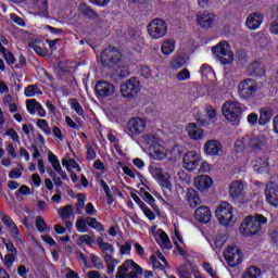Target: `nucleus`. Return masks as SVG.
Segmentation results:
<instances>
[{
    "label": "nucleus",
    "instance_id": "obj_48",
    "mask_svg": "<svg viewBox=\"0 0 278 278\" xmlns=\"http://www.w3.org/2000/svg\"><path fill=\"white\" fill-rule=\"evenodd\" d=\"M78 244H94V240H92V237H90L89 235H83L79 238Z\"/></svg>",
    "mask_w": 278,
    "mask_h": 278
},
{
    "label": "nucleus",
    "instance_id": "obj_8",
    "mask_svg": "<svg viewBox=\"0 0 278 278\" xmlns=\"http://www.w3.org/2000/svg\"><path fill=\"white\" fill-rule=\"evenodd\" d=\"M121 52L114 48H106L100 56V62L104 68H112L114 64H118Z\"/></svg>",
    "mask_w": 278,
    "mask_h": 278
},
{
    "label": "nucleus",
    "instance_id": "obj_27",
    "mask_svg": "<svg viewBox=\"0 0 278 278\" xmlns=\"http://www.w3.org/2000/svg\"><path fill=\"white\" fill-rule=\"evenodd\" d=\"M244 149H249V135L243 136L235 142V151L237 153H242Z\"/></svg>",
    "mask_w": 278,
    "mask_h": 278
},
{
    "label": "nucleus",
    "instance_id": "obj_34",
    "mask_svg": "<svg viewBox=\"0 0 278 278\" xmlns=\"http://www.w3.org/2000/svg\"><path fill=\"white\" fill-rule=\"evenodd\" d=\"M104 262L108 265L109 275L114 274V266L118 264V261L114 258L112 255H104Z\"/></svg>",
    "mask_w": 278,
    "mask_h": 278
},
{
    "label": "nucleus",
    "instance_id": "obj_63",
    "mask_svg": "<svg viewBox=\"0 0 278 278\" xmlns=\"http://www.w3.org/2000/svg\"><path fill=\"white\" fill-rule=\"evenodd\" d=\"M22 175H23V173H21V169H18V168H14V169H12V170L9 173V177H10L11 179L18 178V177H21Z\"/></svg>",
    "mask_w": 278,
    "mask_h": 278
},
{
    "label": "nucleus",
    "instance_id": "obj_20",
    "mask_svg": "<svg viewBox=\"0 0 278 278\" xmlns=\"http://www.w3.org/2000/svg\"><path fill=\"white\" fill-rule=\"evenodd\" d=\"M194 217L199 223L207 225L212 220V211L207 206H200L195 210Z\"/></svg>",
    "mask_w": 278,
    "mask_h": 278
},
{
    "label": "nucleus",
    "instance_id": "obj_50",
    "mask_svg": "<svg viewBox=\"0 0 278 278\" xmlns=\"http://www.w3.org/2000/svg\"><path fill=\"white\" fill-rule=\"evenodd\" d=\"M7 136H9L13 142H21L20 137H18V132H16V130H14V128H10L7 132Z\"/></svg>",
    "mask_w": 278,
    "mask_h": 278
},
{
    "label": "nucleus",
    "instance_id": "obj_62",
    "mask_svg": "<svg viewBox=\"0 0 278 278\" xmlns=\"http://www.w3.org/2000/svg\"><path fill=\"white\" fill-rule=\"evenodd\" d=\"M86 214L89 216H94L97 214V210H94V205H92V203H88L86 205Z\"/></svg>",
    "mask_w": 278,
    "mask_h": 278
},
{
    "label": "nucleus",
    "instance_id": "obj_58",
    "mask_svg": "<svg viewBox=\"0 0 278 278\" xmlns=\"http://www.w3.org/2000/svg\"><path fill=\"white\" fill-rule=\"evenodd\" d=\"M269 31L270 34H275L278 36V20H274L269 25Z\"/></svg>",
    "mask_w": 278,
    "mask_h": 278
},
{
    "label": "nucleus",
    "instance_id": "obj_57",
    "mask_svg": "<svg viewBox=\"0 0 278 278\" xmlns=\"http://www.w3.org/2000/svg\"><path fill=\"white\" fill-rule=\"evenodd\" d=\"M39 10L42 14H47V12H49V0H41Z\"/></svg>",
    "mask_w": 278,
    "mask_h": 278
},
{
    "label": "nucleus",
    "instance_id": "obj_55",
    "mask_svg": "<svg viewBox=\"0 0 278 278\" xmlns=\"http://www.w3.org/2000/svg\"><path fill=\"white\" fill-rule=\"evenodd\" d=\"M9 41L5 39V36L1 35L0 36V52L5 53ZM4 46V47H3Z\"/></svg>",
    "mask_w": 278,
    "mask_h": 278
},
{
    "label": "nucleus",
    "instance_id": "obj_43",
    "mask_svg": "<svg viewBox=\"0 0 278 278\" xmlns=\"http://www.w3.org/2000/svg\"><path fill=\"white\" fill-rule=\"evenodd\" d=\"M162 244L166 248V249H173V243H170V239H168V235H166L164 231L161 232L160 235Z\"/></svg>",
    "mask_w": 278,
    "mask_h": 278
},
{
    "label": "nucleus",
    "instance_id": "obj_17",
    "mask_svg": "<svg viewBox=\"0 0 278 278\" xmlns=\"http://www.w3.org/2000/svg\"><path fill=\"white\" fill-rule=\"evenodd\" d=\"M229 194L233 201H239L240 197H244V182L235 180L230 184Z\"/></svg>",
    "mask_w": 278,
    "mask_h": 278
},
{
    "label": "nucleus",
    "instance_id": "obj_3",
    "mask_svg": "<svg viewBox=\"0 0 278 278\" xmlns=\"http://www.w3.org/2000/svg\"><path fill=\"white\" fill-rule=\"evenodd\" d=\"M138 275H142V267L132 260H127L117 268L115 278H138Z\"/></svg>",
    "mask_w": 278,
    "mask_h": 278
},
{
    "label": "nucleus",
    "instance_id": "obj_47",
    "mask_svg": "<svg viewBox=\"0 0 278 278\" xmlns=\"http://www.w3.org/2000/svg\"><path fill=\"white\" fill-rule=\"evenodd\" d=\"M14 260H16V254H7L4 256V265L7 268H12V264H14Z\"/></svg>",
    "mask_w": 278,
    "mask_h": 278
},
{
    "label": "nucleus",
    "instance_id": "obj_40",
    "mask_svg": "<svg viewBox=\"0 0 278 278\" xmlns=\"http://www.w3.org/2000/svg\"><path fill=\"white\" fill-rule=\"evenodd\" d=\"M88 222L84 217H79L76 222V229L78 231H87L88 230Z\"/></svg>",
    "mask_w": 278,
    "mask_h": 278
},
{
    "label": "nucleus",
    "instance_id": "obj_36",
    "mask_svg": "<svg viewBox=\"0 0 278 278\" xmlns=\"http://www.w3.org/2000/svg\"><path fill=\"white\" fill-rule=\"evenodd\" d=\"M87 225L91 227L92 229H99V231H103V225L97 220V218L93 217H87Z\"/></svg>",
    "mask_w": 278,
    "mask_h": 278
},
{
    "label": "nucleus",
    "instance_id": "obj_25",
    "mask_svg": "<svg viewBox=\"0 0 278 278\" xmlns=\"http://www.w3.org/2000/svg\"><path fill=\"white\" fill-rule=\"evenodd\" d=\"M252 166L256 173H264L268 168V159L266 156L255 159L252 161Z\"/></svg>",
    "mask_w": 278,
    "mask_h": 278
},
{
    "label": "nucleus",
    "instance_id": "obj_18",
    "mask_svg": "<svg viewBox=\"0 0 278 278\" xmlns=\"http://www.w3.org/2000/svg\"><path fill=\"white\" fill-rule=\"evenodd\" d=\"M262 23H264V15H262V13H251L245 21V26L248 27V29H260V26L262 25Z\"/></svg>",
    "mask_w": 278,
    "mask_h": 278
},
{
    "label": "nucleus",
    "instance_id": "obj_51",
    "mask_svg": "<svg viewBox=\"0 0 278 278\" xmlns=\"http://www.w3.org/2000/svg\"><path fill=\"white\" fill-rule=\"evenodd\" d=\"M11 229V236L18 242V240L21 241V233L18 232V227L16 226V224L11 225L10 227Z\"/></svg>",
    "mask_w": 278,
    "mask_h": 278
},
{
    "label": "nucleus",
    "instance_id": "obj_16",
    "mask_svg": "<svg viewBox=\"0 0 278 278\" xmlns=\"http://www.w3.org/2000/svg\"><path fill=\"white\" fill-rule=\"evenodd\" d=\"M204 151L207 155H223V143L215 139L208 140L204 144Z\"/></svg>",
    "mask_w": 278,
    "mask_h": 278
},
{
    "label": "nucleus",
    "instance_id": "obj_29",
    "mask_svg": "<svg viewBox=\"0 0 278 278\" xmlns=\"http://www.w3.org/2000/svg\"><path fill=\"white\" fill-rule=\"evenodd\" d=\"M262 277V269L257 266H251L249 267L244 274L243 278H261Z\"/></svg>",
    "mask_w": 278,
    "mask_h": 278
},
{
    "label": "nucleus",
    "instance_id": "obj_35",
    "mask_svg": "<svg viewBox=\"0 0 278 278\" xmlns=\"http://www.w3.org/2000/svg\"><path fill=\"white\" fill-rule=\"evenodd\" d=\"M59 214L62 220H70L71 216H73V206L71 204L65 205L59 211Z\"/></svg>",
    "mask_w": 278,
    "mask_h": 278
},
{
    "label": "nucleus",
    "instance_id": "obj_4",
    "mask_svg": "<svg viewBox=\"0 0 278 278\" xmlns=\"http://www.w3.org/2000/svg\"><path fill=\"white\" fill-rule=\"evenodd\" d=\"M212 51L217 60H219L220 64H224V66L233 62V52H231L229 42L220 41L218 45L212 48Z\"/></svg>",
    "mask_w": 278,
    "mask_h": 278
},
{
    "label": "nucleus",
    "instance_id": "obj_31",
    "mask_svg": "<svg viewBox=\"0 0 278 278\" xmlns=\"http://www.w3.org/2000/svg\"><path fill=\"white\" fill-rule=\"evenodd\" d=\"M169 64H170V68H174V71L184 68V66H186V58L181 55L174 56Z\"/></svg>",
    "mask_w": 278,
    "mask_h": 278
},
{
    "label": "nucleus",
    "instance_id": "obj_53",
    "mask_svg": "<svg viewBox=\"0 0 278 278\" xmlns=\"http://www.w3.org/2000/svg\"><path fill=\"white\" fill-rule=\"evenodd\" d=\"M3 55L8 64L12 65L16 62V59L14 58V54L12 52H8V50H5Z\"/></svg>",
    "mask_w": 278,
    "mask_h": 278
},
{
    "label": "nucleus",
    "instance_id": "obj_45",
    "mask_svg": "<svg viewBox=\"0 0 278 278\" xmlns=\"http://www.w3.org/2000/svg\"><path fill=\"white\" fill-rule=\"evenodd\" d=\"M84 207H86L85 195H84V193H79L78 194V203L76 204L77 213L81 214V210H84Z\"/></svg>",
    "mask_w": 278,
    "mask_h": 278
},
{
    "label": "nucleus",
    "instance_id": "obj_28",
    "mask_svg": "<svg viewBox=\"0 0 278 278\" xmlns=\"http://www.w3.org/2000/svg\"><path fill=\"white\" fill-rule=\"evenodd\" d=\"M149 170L154 179H164V172L162 170V166L157 163H153L150 165Z\"/></svg>",
    "mask_w": 278,
    "mask_h": 278
},
{
    "label": "nucleus",
    "instance_id": "obj_42",
    "mask_svg": "<svg viewBox=\"0 0 278 278\" xmlns=\"http://www.w3.org/2000/svg\"><path fill=\"white\" fill-rule=\"evenodd\" d=\"M36 227L38 231H41V232L47 231V223H45V218H42V216H37Z\"/></svg>",
    "mask_w": 278,
    "mask_h": 278
},
{
    "label": "nucleus",
    "instance_id": "obj_59",
    "mask_svg": "<svg viewBox=\"0 0 278 278\" xmlns=\"http://www.w3.org/2000/svg\"><path fill=\"white\" fill-rule=\"evenodd\" d=\"M224 244H225V237L217 236L215 238V247H216V249H223Z\"/></svg>",
    "mask_w": 278,
    "mask_h": 278
},
{
    "label": "nucleus",
    "instance_id": "obj_5",
    "mask_svg": "<svg viewBox=\"0 0 278 278\" xmlns=\"http://www.w3.org/2000/svg\"><path fill=\"white\" fill-rule=\"evenodd\" d=\"M215 215L220 225H224L225 227L231 225V223H236V219L233 218V206H231L229 202H222L217 206Z\"/></svg>",
    "mask_w": 278,
    "mask_h": 278
},
{
    "label": "nucleus",
    "instance_id": "obj_14",
    "mask_svg": "<svg viewBox=\"0 0 278 278\" xmlns=\"http://www.w3.org/2000/svg\"><path fill=\"white\" fill-rule=\"evenodd\" d=\"M200 162H201V159H199V155H197V152L191 151V152H187L184 155L182 166L187 170H197V167L199 166Z\"/></svg>",
    "mask_w": 278,
    "mask_h": 278
},
{
    "label": "nucleus",
    "instance_id": "obj_33",
    "mask_svg": "<svg viewBox=\"0 0 278 278\" xmlns=\"http://www.w3.org/2000/svg\"><path fill=\"white\" fill-rule=\"evenodd\" d=\"M38 45H40V40L38 39L28 42V47H30V49H33L37 53V55H41L42 58H45V55H47V50L42 49Z\"/></svg>",
    "mask_w": 278,
    "mask_h": 278
},
{
    "label": "nucleus",
    "instance_id": "obj_19",
    "mask_svg": "<svg viewBox=\"0 0 278 278\" xmlns=\"http://www.w3.org/2000/svg\"><path fill=\"white\" fill-rule=\"evenodd\" d=\"M197 21L201 27H204L205 29H210L212 25H214V21H216V15L214 13H199L197 15Z\"/></svg>",
    "mask_w": 278,
    "mask_h": 278
},
{
    "label": "nucleus",
    "instance_id": "obj_64",
    "mask_svg": "<svg viewBox=\"0 0 278 278\" xmlns=\"http://www.w3.org/2000/svg\"><path fill=\"white\" fill-rule=\"evenodd\" d=\"M2 223H4L9 229L12 227V225H15L14 220H12V218L8 215L2 216Z\"/></svg>",
    "mask_w": 278,
    "mask_h": 278
},
{
    "label": "nucleus",
    "instance_id": "obj_44",
    "mask_svg": "<svg viewBox=\"0 0 278 278\" xmlns=\"http://www.w3.org/2000/svg\"><path fill=\"white\" fill-rule=\"evenodd\" d=\"M2 242L7 247V251L10 254L16 255L17 251H16V247H14V243H12L10 240H7V239H2Z\"/></svg>",
    "mask_w": 278,
    "mask_h": 278
},
{
    "label": "nucleus",
    "instance_id": "obj_11",
    "mask_svg": "<svg viewBox=\"0 0 278 278\" xmlns=\"http://www.w3.org/2000/svg\"><path fill=\"white\" fill-rule=\"evenodd\" d=\"M126 129L131 138L140 136V134H144V129H147V122L140 117H134L127 122Z\"/></svg>",
    "mask_w": 278,
    "mask_h": 278
},
{
    "label": "nucleus",
    "instance_id": "obj_60",
    "mask_svg": "<svg viewBox=\"0 0 278 278\" xmlns=\"http://www.w3.org/2000/svg\"><path fill=\"white\" fill-rule=\"evenodd\" d=\"M25 94L26 97H34L36 94V86L30 85L25 88Z\"/></svg>",
    "mask_w": 278,
    "mask_h": 278
},
{
    "label": "nucleus",
    "instance_id": "obj_56",
    "mask_svg": "<svg viewBox=\"0 0 278 278\" xmlns=\"http://www.w3.org/2000/svg\"><path fill=\"white\" fill-rule=\"evenodd\" d=\"M140 75L146 79H149V77H151V70L149 68V66H141Z\"/></svg>",
    "mask_w": 278,
    "mask_h": 278
},
{
    "label": "nucleus",
    "instance_id": "obj_6",
    "mask_svg": "<svg viewBox=\"0 0 278 278\" xmlns=\"http://www.w3.org/2000/svg\"><path fill=\"white\" fill-rule=\"evenodd\" d=\"M166 31H168V26L164 20L154 18L148 25V34L151 38H164V36H166Z\"/></svg>",
    "mask_w": 278,
    "mask_h": 278
},
{
    "label": "nucleus",
    "instance_id": "obj_23",
    "mask_svg": "<svg viewBox=\"0 0 278 278\" xmlns=\"http://www.w3.org/2000/svg\"><path fill=\"white\" fill-rule=\"evenodd\" d=\"M248 73L250 75H257L258 77H262L264 73H266V70L264 68V64L260 61H254L248 65Z\"/></svg>",
    "mask_w": 278,
    "mask_h": 278
},
{
    "label": "nucleus",
    "instance_id": "obj_54",
    "mask_svg": "<svg viewBox=\"0 0 278 278\" xmlns=\"http://www.w3.org/2000/svg\"><path fill=\"white\" fill-rule=\"evenodd\" d=\"M205 112H206V116H208L210 119L216 118V110H214L212 105H206Z\"/></svg>",
    "mask_w": 278,
    "mask_h": 278
},
{
    "label": "nucleus",
    "instance_id": "obj_7",
    "mask_svg": "<svg viewBox=\"0 0 278 278\" xmlns=\"http://www.w3.org/2000/svg\"><path fill=\"white\" fill-rule=\"evenodd\" d=\"M257 81L253 78L243 79L238 85V92L241 99H250L257 92Z\"/></svg>",
    "mask_w": 278,
    "mask_h": 278
},
{
    "label": "nucleus",
    "instance_id": "obj_41",
    "mask_svg": "<svg viewBox=\"0 0 278 278\" xmlns=\"http://www.w3.org/2000/svg\"><path fill=\"white\" fill-rule=\"evenodd\" d=\"M176 79H178V81H187V79H190V71L188 68L181 70L176 75Z\"/></svg>",
    "mask_w": 278,
    "mask_h": 278
},
{
    "label": "nucleus",
    "instance_id": "obj_30",
    "mask_svg": "<svg viewBox=\"0 0 278 278\" xmlns=\"http://www.w3.org/2000/svg\"><path fill=\"white\" fill-rule=\"evenodd\" d=\"M142 142L148 147H152V149H157L160 147V142L157 141V137L154 135H143Z\"/></svg>",
    "mask_w": 278,
    "mask_h": 278
},
{
    "label": "nucleus",
    "instance_id": "obj_21",
    "mask_svg": "<svg viewBox=\"0 0 278 278\" xmlns=\"http://www.w3.org/2000/svg\"><path fill=\"white\" fill-rule=\"evenodd\" d=\"M212 184L213 180L207 175H201L194 178V186L197 190H200L201 192H204V190H210Z\"/></svg>",
    "mask_w": 278,
    "mask_h": 278
},
{
    "label": "nucleus",
    "instance_id": "obj_2",
    "mask_svg": "<svg viewBox=\"0 0 278 278\" xmlns=\"http://www.w3.org/2000/svg\"><path fill=\"white\" fill-rule=\"evenodd\" d=\"M223 116L230 123H240L242 116V104L237 101H226L222 106Z\"/></svg>",
    "mask_w": 278,
    "mask_h": 278
},
{
    "label": "nucleus",
    "instance_id": "obj_26",
    "mask_svg": "<svg viewBox=\"0 0 278 278\" xmlns=\"http://www.w3.org/2000/svg\"><path fill=\"white\" fill-rule=\"evenodd\" d=\"M270 118H273V110L268 108H263L261 110L258 125H267V123H270Z\"/></svg>",
    "mask_w": 278,
    "mask_h": 278
},
{
    "label": "nucleus",
    "instance_id": "obj_37",
    "mask_svg": "<svg viewBox=\"0 0 278 278\" xmlns=\"http://www.w3.org/2000/svg\"><path fill=\"white\" fill-rule=\"evenodd\" d=\"M37 126L47 134V136H51V127H49V123L46 119H38Z\"/></svg>",
    "mask_w": 278,
    "mask_h": 278
},
{
    "label": "nucleus",
    "instance_id": "obj_12",
    "mask_svg": "<svg viewBox=\"0 0 278 278\" xmlns=\"http://www.w3.org/2000/svg\"><path fill=\"white\" fill-rule=\"evenodd\" d=\"M268 147V140L266 137L260 136H251L249 135V140H248V149L252 151L253 153H257V151H262Z\"/></svg>",
    "mask_w": 278,
    "mask_h": 278
},
{
    "label": "nucleus",
    "instance_id": "obj_38",
    "mask_svg": "<svg viewBox=\"0 0 278 278\" xmlns=\"http://www.w3.org/2000/svg\"><path fill=\"white\" fill-rule=\"evenodd\" d=\"M40 103L36 100H27L26 101V108H27V111L30 113V114H36V110L38 109V105Z\"/></svg>",
    "mask_w": 278,
    "mask_h": 278
},
{
    "label": "nucleus",
    "instance_id": "obj_9",
    "mask_svg": "<svg viewBox=\"0 0 278 278\" xmlns=\"http://www.w3.org/2000/svg\"><path fill=\"white\" fill-rule=\"evenodd\" d=\"M224 257L231 268H236V266L242 264V251L236 245H229L226 252H224Z\"/></svg>",
    "mask_w": 278,
    "mask_h": 278
},
{
    "label": "nucleus",
    "instance_id": "obj_52",
    "mask_svg": "<svg viewBox=\"0 0 278 278\" xmlns=\"http://www.w3.org/2000/svg\"><path fill=\"white\" fill-rule=\"evenodd\" d=\"M153 160H164L166 157V153L160 149H154L152 152Z\"/></svg>",
    "mask_w": 278,
    "mask_h": 278
},
{
    "label": "nucleus",
    "instance_id": "obj_49",
    "mask_svg": "<svg viewBox=\"0 0 278 278\" xmlns=\"http://www.w3.org/2000/svg\"><path fill=\"white\" fill-rule=\"evenodd\" d=\"M100 249L104 253V255H113L114 254V245H112L110 243H105Z\"/></svg>",
    "mask_w": 278,
    "mask_h": 278
},
{
    "label": "nucleus",
    "instance_id": "obj_61",
    "mask_svg": "<svg viewBox=\"0 0 278 278\" xmlns=\"http://www.w3.org/2000/svg\"><path fill=\"white\" fill-rule=\"evenodd\" d=\"M204 269L206 270V273H208V275H211L212 278L216 277V270L212 268V265L210 263H204Z\"/></svg>",
    "mask_w": 278,
    "mask_h": 278
},
{
    "label": "nucleus",
    "instance_id": "obj_22",
    "mask_svg": "<svg viewBox=\"0 0 278 278\" xmlns=\"http://www.w3.org/2000/svg\"><path fill=\"white\" fill-rule=\"evenodd\" d=\"M188 205L191 206L192 208L199 207L201 205V198L199 197V192L197 190L190 188L187 190L186 193Z\"/></svg>",
    "mask_w": 278,
    "mask_h": 278
},
{
    "label": "nucleus",
    "instance_id": "obj_46",
    "mask_svg": "<svg viewBox=\"0 0 278 278\" xmlns=\"http://www.w3.org/2000/svg\"><path fill=\"white\" fill-rule=\"evenodd\" d=\"M143 200L146 201V203H149V205H151V207H153V210H155L157 207V205L155 204V198H153V195H151V193L144 192Z\"/></svg>",
    "mask_w": 278,
    "mask_h": 278
},
{
    "label": "nucleus",
    "instance_id": "obj_32",
    "mask_svg": "<svg viewBox=\"0 0 278 278\" xmlns=\"http://www.w3.org/2000/svg\"><path fill=\"white\" fill-rule=\"evenodd\" d=\"M161 51L164 55H170L175 51V40H165L162 45Z\"/></svg>",
    "mask_w": 278,
    "mask_h": 278
},
{
    "label": "nucleus",
    "instance_id": "obj_24",
    "mask_svg": "<svg viewBox=\"0 0 278 278\" xmlns=\"http://www.w3.org/2000/svg\"><path fill=\"white\" fill-rule=\"evenodd\" d=\"M187 131L190 138H192V140H201V138H203L204 132L203 129L199 128V126H197V124H189L187 126Z\"/></svg>",
    "mask_w": 278,
    "mask_h": 278
},
{
    "label": "nucleus",
    "instance_id": "obj_10",
    "mask_svg": "<svg viewBox=\"0 0 278 278\" xmlns=\"http://www.w3.org/2000/svg\"><path fill=\"white\" fill-rule=\"evenodd\" d=\"M121 92L126 99H134L140 92V80L132 77L121 86Z\"/></svg>",
    "mask_w": 278,
    "mask_h": 278
},
{
    "label": "nucleus",
    "instance_id": "obj_1",
    "mask_svg": "<svg viewBox=\"0 0 278 278\" xmlns=\"http://www.w3.org/2000/svg\"><path fill=\"white\" fill-rule=\"evenodd\" d=\"M267 223L268 219L262 214H257L254 217L252 215H249L241 223L239 231L241 236H255L256 233H260V231H262L264 225H266Z\"/></svg>",
    "mask_w": 278,
    "mask_h": 278
},
{
    "label": "nucleus",
    "instance_id": "obj_15",
    "mask_svg": "<svg viewBox=\"0 0 278 278\" xmlns=\"http://www.w3.org/2000/svg\"><path fill=\"white\" fill-rule=\"evenodd\" d=\"M115 91L114 85L109 81L100 80L96 84V92L99 97H112Z\"/></svg>",
    "mask_w": 278,
    "mask_h": 278
},
{
    "label": "nucleus",
    "instance_id": "obj_13",
    "mask_svg": "<svg viewBox=\"0 0 278 278\" xmlns=\"http://www.w3.org/2000/svg\"><path fill=\"white\" fill-rule=\"evenodd\" d=\"M265 197L267 203L277 207L278 205V185L276 182L269 181L265 187Z\"/></svg>",
    "mask_w": 278,
    "mask_h": 278
},
{
    "label": "nucleus",
    "instance_id": "obj_39",
    "mask_svg": "<svg viewBox=\"0 0 278 278\" xmlns=\"http://www.w3.org/2000/svg\"><path fill=\"white\" fill-rule=\"evenodd\" d=\"M72 110H75L76 113H78L79 116H84V109L81 108V104H79V101L77 99H71L70 100Z\"/></svg>",
    "mask_w": 278,
    "mask_h": 278
}]
</instances>
